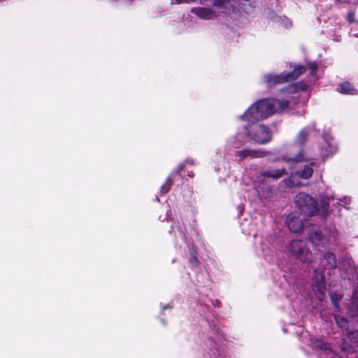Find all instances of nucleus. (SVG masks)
<instances>
[{"mask_svg": "<svg viewBox=\"0 0 358 358\" xmlns=\"http://www.w3.org/2000/svg\"><path fill=\"white\" fill-rule=\"evenodd\" d=\"M289 88L291 89L290 92H292V90L293 91H296V86L294 85H290Z\"/></svg>", "mask_w": 358, "mask_h": 358, "instance_id": "25", "label": "nucleus"}, {"mask_svg": "<svg viewBox=\"0 0 358 358\" xmlns=\"http://www.w3.org/2000/svg\"><path fill=\"white\" fill-rule=\"evenodd\" d=\"M346 20L350 24L357 22L355 19V12L353 10L349 11L347 14Z\"/></svg>", "mask_w": 358, "mask_h": 358, "instance_id": "21", "label": "nucleus"}, {"mask_svg": "<svg viewBox=\"0 0 358 358\" xmlns=\"http://www.w3.org/2000/svg\"><path fill=\"white\" fill-rule=\"evenodd\" d=\"M171 184H172V181H171V178L169 177L166 179L165 183L161 187V189H160L161 193L164 194V193L168 192V191L169 190V189L171 186Z\"/></svg>", "mask_w": 358, "mask_h": 358, "instance_id": "19", "label": "nucleus"}, {"mask_svg": "<svg viewBox=\"0 0 358 358\" xmlns=\"http://www.w3.org/2000/svg\"><path fill=\"white\" fill-rule=\"evenodd\" d=\"M306 68L303 66H298L292 72L282 73L279 75L267 74L264 76L265 82L268 85L282 83L287 81L296 80L300 75L303 73Z\"/></svg>", "mask_w": 358, "mask_h": 358, "instance_id": "4", "label": "nucleus"}, {"mask_svg": "<svg viewBox=\"0 0 358 358\" xmlns=\"http://www.w3.org/2000/svg\"><path fill=\"white\" fill-rule=\"evenodd\" d=\"M289 104L287 100L262 99L250 106L248 111L239 117L252 123L265 119L274 113L283 112L289 107Z\"/></svg>", "mask_w": 358, "mask_h": 358, "instance_id": "1", "label": "nucleus"}, {"mask_svg": "<svg viewBox=\"0 0 358 358\" xmlns=\"http://www.w3.org/2000/svg\"><path fill=\"white\" fill-rule=\"evenodd\" d=\"M287 224L290 231L294 233L300 232L303 227L302 219L292 215L288 217Z\"/></svg>", "mask_w": 358, "mask_h": 358, "instance_id": "9", "label": "nucleus"}, {"mask_svg": "<svg viewBox=\"0 0 358 358\" xmlns=\"http://www.w3.org/2000/svg\"><path fill=\"white\" fill-rule=\"evenodd\" d=\"M243 145V142L241 141V140H239L238 141L236 140L234 141L233 143V146L235 148H240L241 145Z\"/></svg>", "mask_w": 358, "mask_h": 358, "instance_id": "24", "label": "nucleus"}, {"mask_svg": "<svg viewBox=\"0 0 358 358\" xmlns=\"http://www.w3.org/2000/svg\"><path fill=\"white\" fill-rule=\"evenodd\" d=\"M331 198L327 196H323L321 199V206H322V213L326 214L328 210V206L330 202Z\"/></svg>", "mask_w": 358, "mask_h": 358, "instance_id": "18", "label": "nucleus"}, {"mask_svg": "<svg viewBox=\"0 0 358 358\" xmlns=\"http://www.w3.org/2000/svg\"><path fill=\"white\" fill-rule=\"evenodd\" d=\"M236 156L238 157L239 161H241L245 158H257L263 157L262 152L259 150L244 149L242 150L237 151Z\"/></svg>", "mask_w": 358, "mask_h": 358, "instance_id": "10", "label": "nucleus"}, {"mask_svg": "<svg viewBox=\"0 0 358 358\" xmlns=\"http://www.w3.org/2000/svg\"><path fill=\"white\" fill-rule=\"evenodd\" d=\"M309 239L317 248L325 246L330 241V238L323 235L320 231H311Z\"/></svg>", "mask_w": 358, "mask_h": 358, "instance_id": "7", "label": "nucleus"}, {"mask_svg": "<svg viewBox=\"0 0 358 358\" xmlns=\"http://www.w3.org/2000/svg\"><path fill=\"white\" fill-rule=\"evenodd\" d=\"M335 320L339 327H341V328L346 327L347 320L344 317L339 315H336Z\"/></svg>", "mask_w": 358, "mask_h": 358, "instance_id": "20", "label": "nucleus"}, {"mask_svg": "<svg viewBox=\"0 0 358 358\" xmlns=\"http://www.w3.org/2000/svg\"><path fill=\"white\" fill-rule=\"evenodd\" d=\"M239 137H241V135H240V134H238V135L236 136V138L238 139V138H239Z\"/></svg>", "mask_w": 358, "mask_h": 358, "instance_id": "29", "label": "nucleus"}, {"mask_svg": "<svg viewBox=\"0 0 358 358\" xmlns=\"http://www.w3.org/2000/svg\"><path fill=\"white\" fill-rule=\"evenodd\" d=\"M245 132L250 138L259 144H264L271 140V134L268 128L263 124L252 123L251 130L245 128Z\"/></svg>", "mask_w": 358, "mask_h": 358, "instance_id": "5", "label": "nucleus"}, {"mask_svg": "<svg viewBox=\"0 0 358 358\" xmlns=\"http://www.w3.org/2000/svg\"><path fill=\"white\" fill-rule=\"evenodd\" d=\"M321 262L326 268L331 269L336 266V257L331 252L324 254Z\"/></svg>", "mask_w": 358, "mask_h": 358, "instance_id": "12", "label": "nucleus"}, {"mask_svg": "<svg viewBox=\"0 0 358 358\" xmlns=\"http://www.w3.org/2000/svg\"><path fill=\"white\" fill-rule=\"evenodd\" d=\"M296 208L306 216H312L319 211L317 201L310 195L300 192L294 199Z\"/></svg>", "mask_w": 358, "mask_h": 358, "instance_id": "2", "label": "nucleus"}, {"mask_svg": "<svg viewBox=\"0 0 358 358\" xmlns=\"http://www.w3.org/2000/svg\"><path fill=\"white\" fill-rule=\"evenodd\" d=\"M313 173V169L310 166L306 165L301 171H297L296 175L301 178L308 179L312 176Z\"/></svg>", "mask_w": 358, "mask_h": 358, "instance_id": "16", "label": "nucleus"}, {"mask_svg": "<svg viewBox=\"0 0 358 358\" xmlns=\"http://www.w3.org/2000/svg\"><path fill=\"white\" fill-rule=\"evenodd\" d=\"M282 159L285 162L290 165L308 160V159L304 157L302 150H300L299 153L295 156L285 155L283 156Z\"/></svg>", "mask_w": 358, "mask_h": 358, "instance_id": "13", "label": "nucleus"}, {"mask_svg": "<svg viewBox=\"0 0 358 358\" xmlns=\"http://www.w3.org/2000/svg\"><path fill=\"white\" fill-rule=\"evenodd\" d=\"M334 303H335V306H336V308H338V303H336V302H334Z\"/></svg>", "mask_w": 358, "mask_h": 358, "instance_id": "31", "label": "nucleus"}, {"mask_svg": "<svg viewBox=\"0 0 358 358\" xmlns=\"http://www.w3.org/2000/svg\"><path fill=\"white\" fill-rule=\"evenodd\" d=\"M337 89L338 91L342 94H354L356 92V90L354 88V87L348 82L340 84Z\"/></svg>", "mask_w": 358, "mask_h": 358, "instance_id": "14", "label": "nucleus"}, {"mask_svg": "<svg viewBox=\"0 0 358 358\" xmlns=\"http://www.w3.org/2000/svg\"><path fill=\"white\" fill-rule=\"evenodd\" d=\"M355 320L358 322V316L355 317Z\"/></svg>", "mask_w": 358, "mask_h": 358, "instance_id": "30", "label": "nucleus"}, {"mask_svg": "<svg viewBox=\"0 0 358 358\" xmlns=\"http://www.w3.org/2000/svg\"><path fill=\"white\" fill-rule=\"evenodd\" d=\"M309 128L306 127L300 131L298 134L295 143L299 146L303 145L309 135Z\"/></svg>", "mask_w": 358, "mask_h": 358, "instance_id": "15", "label": "nucleus"}, {"mask_svg": "<svg viewBox=\"0 0 358 358\" xmlns=\"http://www.w3.org/2000/svg\"><path fill=\"white\" fill-rule=\"evenodd\" d=\"M349 201H350V199H348L345 197L343 199V202L346 204L348 203Z\"/></svg>", "mask_w": 358, "mask_h": 358, "instance_id": "26", "label": "nucleus"}, {"mask_svg": "<svg viewBox=\"0 0 358 358\" xmlns=\"http://www.w3.org/2000/svg\"><path fill=\"white\" fill-rule=\"evenodd\" d=\"M189 263L192 266H196L198 264V260L194 254V252H191V256L189 258Z\"/></svg>", "mask_w": 358, "mask_h": 358, "instance_id": "22", "label": "nucleus"}, {"mask_svg": "<svg viewBox=\"0 0 358 358\" xmlns=\"http://www.w3.org/2000/svg\"><path fill=\"white\" fill-rule=\"evenodd\" d=\"M308 69L310 70V74L314 76L315 71L317 69V65L315 62L308 64Z\"/></svg>", "mask_w": 358, "mask_h": 358, "instance_id": "23", "label": "nucleus"}, {"mask_svg": "<svg viewBox=\"0 0 358 358\" xmlns=\"http://www.w3.org/2000/svg\"><path fill=\"white\" fill-rule=\"evenodd\" d=\"M288 252L290 255L303 263H310L313 261V255L307 248L306 242L302 240L292 241L288 248Z\"/></svg>", "mask_w": 358, "mask_h": 358, "instance_id": "3", "label": "nucleus"}, {"mask_svg": "<svg viewBox=\"0 0 358 358\" xmlns=\"http://www.w3.org/2000/svg\"><path fill=\"white\" fill-rule=\"evenodd\" d=\"M188 176H189V177H193V176H194V174H193V173H192V172H191V173H189L188 174Z\"/></svg>", "mask_w": 358, "mask_h": 358, "instance_id": "28", "label": "nucleus"}, {"mask_svg": "<svg viewBox=\"0 0 358 358\" xmlns=\"http://www.w3.org/2000/svg\"><path fill=\"white\" fill-rule=\"evenodd\" d=\"M338 2H345V3H350V0H336Z\"/></svg>", "mask_w": 358, "mask_h": 358, "instance_id": "27", "label": "nucleus"}, {"mask_svg": "<svg viewBox=\"0 0 358 358\" xmlns=\"http://www.w3.org/2000/svg\"><path fill=\"white\" fill-rule=\"evenodd\" d=\"M312 345L314 348L320 350H327L328 345L327 343L317 338H314L312 340Z\"/></svg>", "mask_w": 358, "mask_h": 358, "instance_id": "17", "label": "nucleus"}, {"mask_svg": "<svg viewBox=\"0 0 358 358\" xmlns=\"http://www.w3.org/2000/svg\"><path fill=\"white\" fill-rule=\"evenodd\" d=\"M312 287L313 290L317 292L318 299L321 300L326 291L324 276L321 268H317L313 271Z\"/></svg>", "mask_w": 358, "mask_h": 358, "instance_id": "6", "label": "nucleus"}, {"mask_svg": "<svg viewBox=\"0 0 358 358\" xmlns=\"http://www.w3.org/2000/svg\"><path fill=\"white\" fill-rule=\"evenodd\" d=\"M191 12L203 20H211L216 17V13L210 8H192Z\"/></svg>", "mask_w": 358, "mask_h": 358, "instance_id": "8", "label": "nucleus"}, {"mask_svg": "<svg viewBox=\"0 0 358 358\" xmlns=\"http://www.w3.org/2000/svg\"><path fill=\"white\" fill-rule=\"evenodd\" d=\"M287 174L285 169H268L263 171L262 175L264 177L278 179Z\"/></svg>", "mask_w": 358, "mask_h": 358, "instance_id": "11", "label": "nucleus"}]
</instances>
